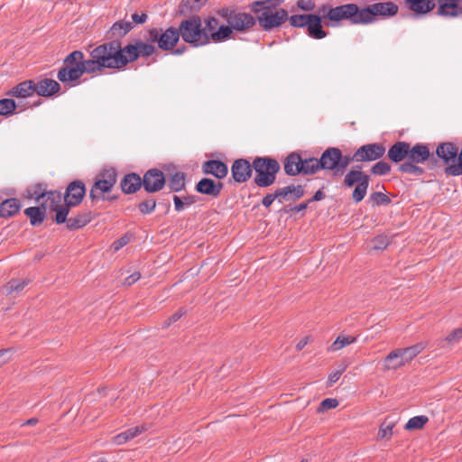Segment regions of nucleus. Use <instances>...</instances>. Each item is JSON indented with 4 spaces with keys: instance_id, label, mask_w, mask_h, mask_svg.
Segmentation results:
<instances>
[{
    "instance_id": "f257e3e1",
    "label": "nucleus",
    "mask_w": 462,
    "mask_h": 462,
    "mask_svg": "<svg viewBox=\"0 0 462 462\" xmlns=\"http://www.w3.org/2000/svg\"><path fill=\"white\" fill-rule=\"evenodd\" d=\"M127 65L125 49L120 42L111 41L100 44L89 51V59H84L80 51L70 52L64 60V66L57 78L63 84L74 87L83 74H102L105 69H121Z\"/></svg>"
},
{
    "instance_id": "f03ea898",
    "label": "nucleus",
    "mask_w": 462,
    "mask_h": 462,
    "mask_svg": "<svg viewBox=\"0 0 462 462\" xmlns=\"http://www.w3.org/2000/svg\"><path fill=\"white\" fill-rule=\"evenodd\" d=\"M319 14H322L327 25L331 27L339 26L344 20L354 25L364 24L362 8L353 3L335 7L325 4L319 7Z\"/></svg>"
},
{
    "instance_id": "7ed1b4c3",
    "label": "nucleus",
    "mask_w": 462,
    "mask_h": 462,
    "mask_svg": "<svg viewBox=\"0 0 462 462\" xmlns=\"http://www.w3.org/2000/svg\"><path fill=\"white\" fill-rule=\"evenodd\" d=\"M271 0L254 1L251 4L250 9L254 14H258L255 18L259 25L266 32L280 27L288 20V12L283 9L273 10V6L268 5Z\"/></svg>"
},
{
    "instance_id": "20e7f679",
    "label": "nucleus",
    "mask_w": 462,
    "mask_h": 462,
    "mask_svg": "<svg viewBox=\"0 0 462 462\" xmlns=\"http://www.w3.org/2000/svg\"><path fill=\"white\" fill-rule=\"evenodd\" d=\"M86 194V187L83 181L74 180L71 181L64 194H62V201L64 204L59 203V207L55 209L56 215L54 221L57 224H62L66 221L67 216L69 215V208L76 207L81 203Z\"/></svg>"
},
{
    "instance_id": "39448f33",
    "label": "nucleus",
    "mask_w": 462,
    "mask_h": 462,
    "mask_svg": "<svg viewBox=\"0 0 462 462\" xmlns=\"http://www.w3.org/2000/svg\"><path fill=\"white\" fill-rule=\"evenodd\" d=\"M281 167L277 160L271 157H255L253 161V170L255 171L254 183L260 188L273 185Z\"/></svg>"
},
{
    "instance_id": "423d86ee",
    "label": "nucleus",
    "mask_w": 462,
    "mask_h": 462,
    "mask_svg": "<svg viewBox=\"0 0 462 462\" xmlns=\"http://www.w3.org/2000/svg\"><path fill=\"white\" fill-rule=\"evenodd\" d=\"M178 32L185 42L194 47L207 45L206 34L202 32V20L199 15L182 20Z\"/></svg>"
},
{
    "instance_id": "0eeeda50",
    "label": "nucleus",
    "mask_w": 462,
    "mask_h": 462,
    "mask_svg": "<svg viewBox=\"0 0 462 462\" xmlns=\"http://www.w3.org/2000/svg\"><path fill=\"white\" fill-rule=\"evenodd\" d=\"M25 198L34 199L40 203L42 208H50V210L55 211L59 203L62 202V193L57 190H46L42 183L30 186L25 190Z\"/></svg>"
},
{
    "instance_id": "6e6552de",
    "label": "nucleus",
    "mask_w": 462,
    "mask_h": 462,
    "mask_svg": "<svg viewBox=\"0 0 462 462\" xmlns=\"http://www.w3.org/2000/svg\"><path fill=\"white\" fill-rule=\"evenodd\" d=\"M425 348L424 343H418L405 348H398L389 355L383 360L385 370H396L405 364L411 362Z\"/></svg>"
},
{
    "instance_id": "1a4fd4ad",
    "label": "nucleus",
    "mask_w": 462,
    "mask_h": 462,
    "mask_svg": "<svg viewBox=\"0 0 462 462\" xmlns=\"http://www.w3.org/2000/svg\"><path fill=\"white\" fill-rule=\"evenodd\" d=\"M399 6L392 2H379L362 8L364 24H370L379 19L393 17L398 14Z\"/></svg>"
},
{
    "instance_id": "9d476101",
    "label": "nucleus",
    "mask_w": 462,
    "mask_h": 462,
    "mask_svg": "<svg viewBox=\"0 0 462 462\" xmlns=\"http://www.w3.org/2000/svg\"><path fill=\"white\" fill-rule=\"evenodd\" d=\"M116 171L115 169L103 170L94 182L89 198L92 201L105 199V195L109 193L116 183Z\"/></svg>"
},
{
    "instance_id": "9b49d317",
    "label": "nucleus",
    "mask_w": 462,
    "mask_h": 462,
    "mask_svg": "<svg viewBox=\"0 0 462 462\" xmlns=\"http://www.w3.org/2000/svg\"><path fill=\"white\" fill-rule=\"evenodd\" d=\"M370 177L361 171L359 166L356 169L349 171L344 179V184L346 187H353L357 184L352 193V199L358 203L364 199L369 187Z\"/></svg>"
},
{
    "instance_id": "f8f14e48",
    "label": "nucleus",
    "mask_w": 462,
    "mask_h": 462,
    "mask_svg": "<svg viewBox=\"0 0 462 462\" xmlns=\"http://www.w3.org/2000/svg\"><path fill=\"white\" fill-rule=\"evenodd\" d=\"M178 28L169 27L165 31L159 28H152L148 32L147 41L157 42L158 47L162 51H171L180 40Z\"/></svg>"
},
{
    "instance_id": "ddd939ff",
    "label": "nucleus",
    "mask_w": 462,
    "mask_h": 462,
    "mask_svg": "<svg viewBox=\"0 0 462 462\" xmlns=\"http://www.w3.org/2000/svg\"><path fill=\"white\" fill-rule=\"evenodd\" d=\"M222 16L231 26L233 32H247L256 24V19L247 13L224 9L222 10Z\"/></svg>"
},
{
    "instance_id": "4468645a",
    "label": "nucleus",
    "mask_w": 462,
    "mask_h": 462,
    "mask_svg": "<svg viewBox=\"0 0 462 462\" xmlns=\"http://www.w3.org/2000/svg\"><path fill=\"white\" fill-rule=\"evenodd\" d=\"M385 152L386 149L383 143L364 144L354 152L353 159L357 162H373L383 157Z\"/></svg>"
},
{
    "instance_id": "2eb2a0df",
    "label": "nucleus",
    "mask_w": 462,
    "mask_h": 462,
    "mask_svg": "<svg viewBox=\"0 0 462 462\" xmlns=\"http://www.w3.org/2000/svg\"><path fill=\"white\" fill-rule=\"evenodd\" d=\"M152 43L153 42L138 41L134 44L125 46L124 49L127 64L136 60L140 56L145 58L152 56L156 51V48Z\"/></svg>"
},
{
    "instance_id": "dca6fc26",
    "label": "nucleus",
    "mask_w": 462,
    "mask_h": 462,
    "mask_svg": "<svg viewBox=\"0 0 462 462\" xmlns=\"http://www.w3.org/2000/svg\"><path fill=\"white\" fill-rule=\"evenodd\" d=\"M166 183L163 172L158 169L147 171L143 177V186L149 193H154L162 189Z\"/></svg>"
},
{
    "instance_id": "f3484780",
    "label": "nucleus",
    "mask_w": 462,
    "mask_h": 462,
    "mask_svg": "<svg viewBox=\"0 0 462 462\" xmlns=\"http://www.w3.org/2000/svg\"><path fill=\"white\" fill-rule=\"evenodd\" d=\"M253 173V162L240 158L234 161L231 166V175L235 182L245 183L250 180Z\"/></svg>"
},
{
    "instance_id": "a211bd4d",
    "label": "nucleus",
    "mask_w": 462,
    "mask_h": 462,
    "mask_svg": "<svg viewBox=\"0 0 462 462\" xmlns=\"http://www.w3.org/2000/svg\"><path fill=\"white\" fill-rule=\"evenodd\" d=\"M438 9L436 14L444 18L462 17V0H436Z\"/></svg>"
},
{
    "instance_id": "6ab92c4d",
    "label": "nucleus",
    "mask_w": 462,
    "mask_h": 462,
    "mask_svg": "<svg viewBox=\"0 0 462 462\" xmlns=\"http://www.w3.org/2000/svg\"><path fill=\"white\" fill-rule=\"evenodd\" d=\"M402 5L415 17H424L436 7L434 0H403Z\"/></svg>"
},
{
    "instance_id": "aec40b11",
    "label": "nucleus",
    "mask_w": 462,
    "mask_h": 462,
    "mask_svg": "<svg viewBox=\"0 0 462 462\" xmlns=\"http://www.w3.org/2000/svg\"><path fill=\"white\" fill-rule=\"evenodd\" d=\"M340 160V149L329 147L322 152L319 158V166L322 170L334 171L335 173H338V164Z\"/></svg>"
},
{
    "instance_id": "412c9836",
    "label": "nucleus",
    "mask_w": 462,
    "mask_h": 462,
    "mask_svg": "<svg viewBox=\"0 0 462 462\" xmlns=\"http://www.w3.org/2000/svg\"><path fill=\"white\" fill-rule=\"evenodd\" d=\"M458 148L452 143H442L436 149V155L446 167L457 162Z\"/></svg>"
},
{
    "instance_id": "4be33fe9",
    "label": "nucleus",
    "mask_w": 462,
    "mask_h": 462,
    "mask_svg": "<svg viewBox=\"0 0 462 462\" xmlns=\"http://www.w3.org/2000/svg\"><path fill=\"white\" fill-rule=\"evenodd\" d=\"M223 187L224 185L220 181H215L209 178H203L196 184L195 189L200 194L216 199L220 195Z\"/></svg>"
},
{
    "instance_id": "5701e85b",
    "label": "nucleus",
    "mask_w": 462,
    "mask_h": 462,
    "mask_svg": "<svg viewBox=\"0 0 462 462\" xmlns=\"http://www.w3.org/2000/svg\"><path fill=\"white\" fill-rule=\"evenodd\" d=\"M410 143L404 141L394 143L388 150L387 156L392 162L399 163L409 160Z\"/></svg>"
},
{
    "instance_id": "b1692460",
    "label": "nucleus",
    "mask_w": 462,
    "mask_h": 462,
    "mask_svg": "<svg viewBox=\"0 0 462 462\" xmlns=\"http://www.w3.org/2000/svg\"><path fill=\"white\" fill-rule=\"evenodd\" d=\"M202 171L218 180H223L228 173L227 165L219 160H208L202 164Z\"/></svg>"
},
{
    "instance_id": "393cba45",
    "label": "nucleus",
    "mask_w": 462,
    "mask_h": 462,
    "mask_svg": "<svg viewBox=\"0 0 462 462\" xmlns=\"http://www.w3.org/2000/svg\"><path fill=\"white\" fill-rule=\"evenodd\" d=\"M35 92L41 97H51L60 89V84L51 79H43L34 82Z\"/></svg>"
},
{
    "instance_id": "a878e982",
    "label": "nucleus",
    "mask_w": 462,
    "mask_h": 462,
    "mask_svg": "<svg viewBox=\"0 0 462 462\" xmlns=\"http://www.w3.org/2000/svg\"><path fill=\"white\" fill-rule=\"evenodd\" d=\"M322 14H313L307 25L308 35L312 39L320 40L327 36V32L322 27Z\"/></svg>"
},
{
    "instance_id": "bb28decb",
    "label": "nucleus",
    "mask_w": 462,
    "mask_h": 462,
    "mask_svg": "<svg viewBox=\"0 0 462 462\" xmlns=\"http://www.w3.org/2000/svg\"><path fill=\"white\" fill-rule=\"evenodd\" d=\"M432 157L430 149L427 144L416 143L411 146L410 144L409 160L413 162L423 163Z\"/></svg>"
},
{
    "instance_id": "cd10ccee",
    "label": "nucleus",
    "mask_w": 462,
    "mask_h": 462,
    "mask_svg": "<svg viewBox=\"0 0 462 462\" xmlns=\"http://www.w3.org/2000/svg\"><path fill=\"white\" fill-rule=\"evenodd\" d=\"M35 92L34 81L24 80L13 88H11L7 95L17 98H26L32 97Z\"/></svg>"
},
{
    "instance_id": "c85d7f7f",
    "label": "nucleus",
    "mask_w": 462,
    "mask_h": 462,
    "mask_svg": "<svg viewBox=\"0 0 462 462\" xmlns=\"http://www.w3.org/2000/svg\"><path fill=\"white\" fill-rule=\"evenodd\" d=\"M120 186L124 193L132 194L143 186V179L136 173H129L122 179Z\"/></svg>"
},
{
    "instance_id": "c756f323",
    "label": "nucleus",
    "mask_w": 462,
    "mask_h": 462,
    "mask_svg": "<svg viewBox=\"0 0 462 462\" xmlns=\"http://www.w3.org/2000/svg\"><path fill=\"white\" fill-rule=\"evenodd\" d=\"M92 219V215L90 211H82L79 212L78 215L70 217H67L66 223L67 228L69 230H76L79 228H81L85 226L87 224H88Z\"/></svg>"
},
{
    "instance_id": "7c9ffc66",
    "label": "nucleus",
    "mask_w": 462,
    "mask_h": 462,
    "mask_svg": "<svg viewBox=\"0 0 462 462\" xmlns=\"http://www.w3.org/2000/svg\"><path fill=\"white\" fill-rule=\"evenodd\" d=\"M301 156L297 152L289 154L283 162L284 171L289 176L300 174Z\"/></svg>"
},
{
    "instance_id": "2f4dec72",
    "label": "nucleus",
    "mask_w": 462,
    "mask_h": 462,
    "mask_svg": "<svg viewBox=\"0 0 462 462\" xmlns=\"http://www.w3.org/2000/svg\"><path fill=\"white\" fill-rule=\"evenodd\" d=\"M22 205L19 199L12 198L0 203V217L8 218L19 212Z\"/></svg>"
},
{
    "instance_id": "473e14b6",
    "label": "nucleus",
    "mask_w": 462,
    "mask_h": 462,
    "mask_svg": "<svg viewBox=\"0 0 462 462\" xmlns=\"http://www.w3.org/2000/svg\"><path fill=\"white\" fill-rule=\"evenodd\" d=\"M48 209L50 208H42L41 205L39 207H29L24 210V214L30 219L32 226H37L44 221Z\"/></svg>"
},
{
    "instance_id": "72a5a7b5",
    "label": "nucleus",
    "mask_w": 462,
    "mask_h": 462,
    "mask_svg": "<svg viewBox=\"0 0 462 462\" xmlns=\"http://www.w3.org/2000/svg\"><path fill=\"white\" fill-rule=\"evenodd\" d=\"M145 430L143 426H135L134 428H130L116 436L114 437V443L116 445H122L126 443L127 441L133 439L134 438L139 436Z\"/></svg>"
},
{
    "instance_id": "f704fd0d",
    "label": "nucleus",
    "mask_w": 462,
    "mask_h": 462,
    "mask_svg": "<svg viewBox=\"0 0 462 462\" xmlns=\"http://www.w3.org/2000/svg\"><path fill=\"white\" fill-rule=\"evenodd\" d=\"M166 182L171 192L181 191L186 187L185 173L176 171L166 179Z\"/></svg>"
},
{
    "instance_id": "c9c22d12",
    "label": "nucleus",
    "mask_w": 462,
    "mask_h": 462,
    "mask_svg": "<svg viewBox=\"0 0 462 462\" xmlns=\"http://www.w3.org/2000/svg\"><path fill=\"white\" fill-rule=\"evenodd\" d=\"M133 29V23L129 21L121 20L115 23L110 28L112 38H122Z\"/></svg>"
},
{
    "instance_id": "e433bc0d",
    "label": "nucleus",
    "mask_w": 462,
    "mask_h": 462,
    "mask_svg": "<svg viewBox=\"0 0 462 462\" xmlns=\"http://www.w3.org/2000/svg\"><path fill=\"white\" fill-rule=\"evenodd\" d=\"M396 425V421L390 419V418H386L380 425L379 427V430H378V433H377V439L378 440H383V439H386V440H389L393 435V428L395 427Z\"/></svg>"
},
{
    "instance_id": "4c0bfd02",
    "label": "nucleus",
    "mask_w": 462,
    "mask_h": 462,
    "mask_svg": "<svg viewBox=\"0 0 462 462\" xmlns=\"http://www.w3.org/2000/svg\"><path fill=\"white\" fill-rule=\"evenodd\" d=\"M300 169V174H313L317 172L319 170H321V167L319 166V159H317L315 157H301V163Z\"/></svg>"
},
{
    "instance_id": "58836bf2",
    "label": "nucleus",
    "mask_w": 462,
    "mask_h": 462,
    "mask_svg": "<svg viewBox=\"0 0 462 462\" xmlns=\"http://www.w3.org/2000/svg\"><path fill=\"white\" fill-rule=\"evenodd\" d=\"M278 190L282 199H292L293 200H296L304 195V189L301 185H290L282 189H278Z\"/></svg>"
},
{
    "instance_id": "ea45409f",
    "label": "nucleus",
    "mask_w": 462,
    "mask_h": 462,
    "mask_svg": "<svg viewBox=\"0 0 462 462\" xmlns=\"http://www.w3.org/2000/svg\"><path fill=\"white\" fill-rule=\"evenodd\" d=\"M174 208L177 212L183 211L186 208L195 204L197 202V198L194 195H188L184 197H180L174 195L173 198Z\"/></svg>"
},
{
    "instance_id": "a19ab883",
    "label": "nucleus",
    "mask_w": 462,
    "mask_h": 462,
    "mask_svg": "<svg viewBox=\"0 0 462 462\" xmlns=\"http://www.w3.org/2000/svg\"><path fill=\"white\" fill-rule=\"evenodd\" d=\"M417 164H419V162H413L408 160L399 166L398 171L402 173L421 176L424 174V170Z\"/></svg>"
},
{
    "instance_id": "79ce46f5",
    "label": "nucleus",
    "mask_w": 462,
    "mask_h": 462,
    "mask_svg": "<svg viewBox=\"0 0 462 462\" xmlns=\"http://www.w3.org/2000/svg\"><path fill=\"white\" fill-rule=\"evenodd\" d=\"M213 35L211 41L214 42H222L227 39L234 38L233 30L229 24L220 25Z\"/></svg>"
},
{
    "instance_id": "37998d69",
    "label": "nucleus",
    "mask_w": 462,
    "mask_h": 462,
    "mask_svg": "<svg viewBox=\"0 0 462 462\" xmlns=\"http://www.w3.org/2000/svg\"><path fill=\"white\" fill-rule=\"evenodd\" d=\"M218 25V21L215 17H208L204 21V25L202 24V32H205L207 38V44L212 40L213 35Z\"/></svg>"
},
{
    "instance_id": "c03bdc74",
    "label": "nucleus",
    "mask_w": 462,
    "mask_h": 462,
    "mask_svg": "<svg viewBox=\"0 0 462 462\" xmlns=\"http://www.w3.org/2000/svg\"><path fill=\"white\" fill-rule=\"evenodd\" d=\"M356 339V337L339 335L329 346V350L332 352L340 350L341 348L355 343Z\"/></svg>"
},
{
    "instance_id": "a18cd8bd",
    "label": "nucleus",
    "mask_w": 462,
    "mask_h": 462,
    "mask_svg": "<svg viewBox=\"0 0 462 462\" xmlns=\"http://www.w3.org/2000/svg\"><path fill=\"white\" fill-rule=\"evenodd\" d=\"M312 14H293L289 16L288 20L290 24L295 28H304L307 27L308 23L311 18Z\"/></svg>"
},
{
    "instance_id": "49530a36",
    "label": "nucleus",
    "mask_w": 462,
    "mask_h": 462,
    "mask_svg": "<svg viewBox=\"0 0 462 462\" xmlns=\"http://www.w3.org/2000/svg\"><path fill=\"white\" fill-rule=\"evenodd\" d=\"M17 106L12 98H3L0 100V116H9L14 114Z\"/></svg>"
},
{
    "instance_id": "de8ad7c7",
    "label": "nucleus",
    "mask_w": 462,
    "mask_h": 462,
    "mask_svg": "<svg viewBox=\"0 0 462 462\" xmlns=\"http://www.w3.org/2000/svg\"><path fill=\"white\" fill-rule=\"evenodd\" d=\"M429 419L427 416L420 415V416H414L411 418L406 425L405 430H420L424 427V425L428 422Z\"/></svg>"
},
{
    "instance_id": "09e8293b",
    "label": "nucleus",
    "mask_w": 462,
    "mask_h": 462,
    "mask_svg": "<svg viewBox=\"0 0 462 462\" xmlns=\"http://www.w3.org/2000/svg\"><path fill=\"white\" fill-rule=\"evenodd\" d=\"M390 171H391L390 164L383 161L377 162L376 163H374L372 166V168L370 170V172L372 174L378 175V176L387 175L390 173Z\"/></svg>"
},
{
    "instance_id": "8fccbe9b",
    "label": "nucleus",
    "mask_w": 462,
    "mask_h": 462,
    "mask_svg": "<svg viewBox=\"0 0 462 462\" xmlns=\"http://www.w3.org/2000/svg\"><path fill=\"white\" fill-rule=\"evenodd\" d=\"M28 282L26 280H11L5 286V290L8 293H12L14 291L19 292L23 290V288L27 285Z\"/></svg>"
},
{
    "instance_id": "3c124183",
    "label": "nucleus",
    "mask_w": 462,
    "mask_h": 462,
    "mask_svg": "<svg viewBox=\"0 0 462 462\" xmlns=\"http://www.w3.org/2000/svg\"><path fill=\"white\" fill-rule=\"evenodd\" d=\"M373 250H383L389 245V238L385 235H379L371 241Z\"/></svg>"
},
{
    "instance_id": "603ef678",
    "label": "nucleus",
    "mask_w": 462,
    "mask_h": 462,
    "mask_svg": "<svg viewBox=\"0 0 462 462\" xmlns=\"http://www.w3.org/2000/svg\"><path fill=\"white\" fill-rule=\"evenodd\" d=\"M370 200L374 205H389L391 203L390 198L382 192H374L370 195Z\"/></svg>"
},
{
    "instance_id": "864d4df0",
    "label": "nucleus",
    "mask_w": 462,
    "mask_h": 462,
    "mask_svg": "<svg viewBox=\"0 0 462 462\" xmlns=\"http://www.w3.org/2000/svg\"><path fill=\"white\" fill-rule=\"evenodd\" d=\"M155 208H156V201L154 199H148V200L141 202L138 205L139 210L144 215L151 214L152 212L154 211Z\"/></svg>"
},
{
    "instance_id": "5fc2aeb1",
    "label": "nucleus",
    "mask_w": 462,
    "mask_h": 462,
    "mask_svg": "<svg viewBox=\"0 0 462 462\" xmlns=\"http://www.w3.org/2000/svg\"><path fill=\"white\" fill-rule=\"evenodd\" d=\"M185 313H186V310H184L183 309L178 310L168 319H166L163 322L162 327L163 328H168L169 326H171V324L178 321L182 316L185 315Z\"/></svg>"
},
{
    "instance_id": "6e6d98bb",
    "label": "nucleus",
    "mask_w": 462,
    "mask_h": 462,
    "mask_svg": "<svg viewBox=\"0 0 462 462\" xmlns=\"http://www.w3.org/2000/svg\"><path fill=\"white\" fill-rule=\"evenodd\" d=\"M275 199H279V202L282 203L281 196L279 194L278 189H276L274 193L267 194L265 197H263V199L262 200V204L265 208H269L273 204V202L274 201Z\"/></svg>"
},
{
    "instance_id": "4d7b16f0",
    "label": "nucleus",
    "mask_w": 462,
    "mask_h": 462,
    "mask_svg": "<svg viewBox=\"0 0 462 462\" xmlns=\"http://www.w3.org/2000/svg\"><path fill=\"white\" fill-rule=\"evenodd\" d=\"M460 338H462V328L454 329L446 337L445 340L449 344H454Z\"/></svg>"
},
{
    "instance_id": "13d9d810",
    "label": "nucleus",
    "mask_w": 462,
    "mask_h": 462,
    "mask_svg": "<svg viewBox=\"0 0 462 462\" xmlns=\"http://www.w3.org/2000/svg\"><path fill=\"white\" fill-rule=\"evenodd\" d=\"M297 6L302 11H312L316 5L313 0H298Z\"/></svg>"
},
{
    "instance_id": "bf43d9fd",
    "label": "nucleus",
    "mask_w": 462,
    "mask_h": 462,
    "mask_svg": "<svg viewBox=\"0 0 462 462\" xmlns=\"http://www.w3.org/2000/svg\"><path fill=\"white\" fill-rule=\"evenodd\" d=\"M338 405V402L337 399H333V398H327L325 400H323L320 403V409L322 411L324 410H329V409H334L336 408L337 406Z\"/></svg>"
},
{
    "instance_id": "052dcab7",
    "label": "nucleus",
    "mask_w": 462,
    "mask_h": 462,
    "mask_svg": "<svg viewBox=\"0 0 462 462\" xmlns=\"http://www.w3.org/2000/svg\"><path fill=\"white\" fill-rule=\"evenodd\" d=\"M129 237L127 236H124L112 244V248L115 252H117L125 245H126L129 243Z\"/></svg>"
},
{
    "instance_id": "680f3d73",
    "label": "nucleus",
    "mask_w": 462,
    "mask_h": 462,
    "mask_svg": "<svg viewBox=\"0 0 462 462\" xmlns=\"http://www.w3.org/2000/svg\"><path fill=\"white\" fill-rule=\"evenodd\" d=\"M13 356V350L11 348L0 350V366L9 362Z\"/></svg>"
},
{
    "instance_id": "e2e57ef3",
    "label": "nucleus",
    "mask_w": 462,
    "mask_h": 462,
    "mask_svg": "<svg viewBox=\"0 0 462 462\" xmlns=\"http://www.w3.org/2000/svg\"><path fill=\"white\" fill-rule=\"evenodd\" d=\"M352 161H355L353 159V156L350 157V156H343V154L341 153V160H340V162L338 164V173H342L344 171V170L350 164V162Z\"/></svg>"
},
{
    "instance_id": "0e129e2a",
    "label": "nucleus",
    "mask_w": 462,
    "mask_h": 462,
    "mask_svg": "<svg viewBox=\"0 0 462 462\" xmlns=\"http://www.w3.org/2000/svg\"><path fill=\"white\" fill-rule=\"evenodd\" d=\"M147 14L144 13L137 14L134 13L132 14V21L136 24H143L147 21Z\"/></svg>"
},
{
    "instance_id": "69168bd1",
    "label": "nucleus",
    "mask_w": 462,
    "mask_h": 462,
    "mask_svg": "<svg viewBox=\"0 0 462 462\" xmlns=\"http://www.w3.org/2000/svg\"><path fill=\"white\" fill-rule=\"evenodd\" d=\"M141 278V274L139 273H134L131 275L127 276L125 280V285H132L136 282Z\"/></svg>"
},
{
    "instance_id": "338daca9",
    "label": "nucleus",
    "mask_w": 462,
    "mask_h": 462,
    "mask_svg": "<svg viewBox=\"0 0 462 462\" xmlns=\"http://www.w3.org/2000/svg\"><path fill=\"white\" fill-rule=\"evenodd\" d=\"M344 369L343 370H338V371H336V372H333L332 374H330L328 375V384L331 386L333 383H335L336 382L338 381V379L340 378L342 373H343Z\"/></svg>"
},
{
    "instance_id": "774afa93",
    "label": "nucleus",
    "mask_w": 462,
    "mask_h": 462,
    "mask_svg": "<svg viewBox=\"0 0 462 462\" xmlns=\"http://www.w3.org/2000/svg\"><path fill=\"white\" fill-rule=\"evenodd\" d=\"M311 340L312 338L310 336L304 337L297 343L296 349L299 351L303 349Z\"/></svg>"
}]
</instances>
